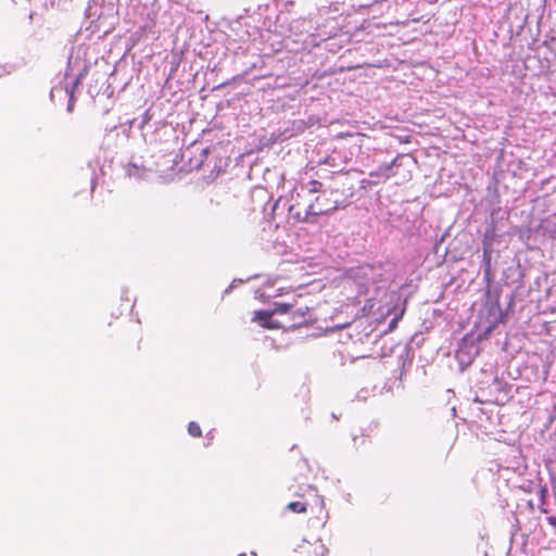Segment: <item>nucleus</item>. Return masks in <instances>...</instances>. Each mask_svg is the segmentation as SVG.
<instances>
[{"instance_id":"obj_5","label":"nucleus","mask_w":556,"mask_h":556,"mask_svg":"<svg viewBox=\"0 0 556 556\" xmlns=\"http://www.w3.org/2000/svg\"><path fill=\"white\" fill-rule=\"evenodd\" d=\"M295 556H325L327 547L320 540L314 542L303 541L295 551Z\"/></svg>"},{"instance_id":"obj_1","label":"nucleus","mask_w":556,"mask_h":556,"mask_svg":"<svg viewBox=\"0 0 556 556\" xmlns=\"http://www.w3.org/2000/svg\"><path fill=\"white\" fill-rule=\"evenodd\" d=\"M339 188L326 190L318 180H311L296 193L289 212L298 222L314 223L319 215L328 214L344 204V199L336 195Z\"/></svg>"},{"instance_id":"obj_2","label":"nucleus","mask_w":556,"mask_h":556,"mask_svg":"<svg viewBox=\"0 0 556 556\" xmlns=\"http://www.w3.org/2000/svg\"><path fill=\"white\" fill-rule=\"evenodd\" d=\"M288 492L291 496L296 497L287 505V509L294 514H305L313 506L324 508V498L319 494L318 489L306 482L294 479L288 485Z\"/></svg>"},{"instance_id":"obj_10","label":"nucleus","mask_w":556,"mask_h":556,"mask_svg":"<svg viewBox=\"0 0 556 556\" xmlns=\"http://www.w3.org/2000/svg\"><path fill=\"white\" fill-rule=\"evenodd\" d=\"M483 256H484V268H483V271H484V276L488 280H490L491 278V256H490V253L484 251L483 253Z\"/></svg>"},{"instance_id":"obj_7","label":"nucleus","mask_w":556,"mask_h":556,"mask_svg":"<svg viewBox=\"0 0 556 556\" xmlns=\"http://www.w3.org/2000/svg\"><path fill=\"white\" fill-rule=\"evenodd\" d=\"M392 352L396 353V355H395L396 365L400 367V378H401L403 375V371H404L405 364H406V356H407L408 351L405 345H396L395 349L392 350Z\"/></svg>"},{"instance_id":"obj_11","label":"nucleus","mask_w":556,"mask_h":556,"mask_svg":"<svg viewBox=\"0 0 556 556\" xmlns=\"http://www.w3.org/2000/svg\"><path fill=\"white\" fill-rule=\"evenodd\" d=\"M403 159H406V156H402L401 159H399V157L393 159V160H392V164H391L390 166H388V167H386V166H384V174H383V177H384V179H386V180H388V179H390V178H391V174H392L393 167H394V166H397V165H396V162H397L399 160H401V161H402Z\"/></svg>"},{"instance_id":"obj_4","label":"nucleus","mask_w":556,"mask_h":556,"mask_svg":"<svg viewBox=\"0 0 556 556\" xmlns=\"http://www.w3.org/2000/svg\"><path fill=\"white\" fill-rule=\"evenodd\" d=\"M391 293V306L388 308L387 313H384V320L388 317H391V319L389 321L388 329L384 330V334L387 332L393 331L396 328L397 323L402 319L403 315L405 314L407 304V296H403L402 293L395 296L394 290H392Z\"/></svg>"},{"instance_id":"obj_13","label":"nucleus","mask_w":556,"mask_h":556,"mask_svg":"<svg viewBox=\"0 0 556 556\" xmlns=\"http://www.w3.org/2000/svg\"><path fill=\"white\" fill-rule=\"evenodd\" d=\"M404 286L405 283L403 281H401L399 285H396V289H399L400 291H402L404 289Z\"/></svg>"},{"instance_id":"obj_9","label":"nucleus","mask_w":556,"mask_h":556,"mask_svg":"<svg viewBox=\"0 0 556 556\" xmlns=\"http://www.w3.org/2000/svg\"><path fill=\"white\" fill-rule=\"evenodd\" d=\"M188 433L193 438H200L202 435V429L195 421H190L188 425Z\"/></svg>"},{"instance_id":"obj_6","label":"nucleus","mask_w":556,"mask_h":556,"mask_svg":"<svg viewBox=\"0 0 556 556\" xmlns=\"http://www.w3.org/2000/svg\"><path fill=\"white\" fill-rule=\"evenodd\" d=\"M277 314L275 308L270 312L268 311H257L254 314L253 320L260 323V325L267 329H278L280 328V324L278 321L273 320V315Z\"/></svg>"},{"instance_id":"obj_3","label":"nucleus","mask_w":556,"mask_h":556,"mask_svg":"<svg viewBox=\"0 0 556 556\" xmlns=\"http://www.w3.org/2000/svg\"><path fill=\"white\" fill-rule=\"evenodd\" d=\"M275 312L280 315H287L289 326L292 328L306 326L313 321L309 306L299 304L298 301L293 303H276Z\"/></svg>"},{"instance_id":"obj_8","label":"nucleus","mask_w":556,"mask_h":556,"mask_svg":"<svg viewBox=\"0 0 556 556\" xmlns=\"http://www.w3.org/2000/svg\"><path fill=\"white\" fill-rule=\"evenodd\" d=\"M456 357L463 368L469 366L473 359L472 356L468 355L463 350L457 352Z\"/></svg>"},{"instance_id":"obj_12","label":"nucleus","mask_w":556,"mask_h":556,"mask_svg":"<svg viewBox=\"0 0 556 556\" xmlns=\"http://www.w3.org/2000/svg\"><path fill=\"white\" fill-rule=\"evenodd\" d=\"M393 365H394V363L392 361V356H389V359L384 361V366L390 367Z\"/></svg>"}]
</instances>
